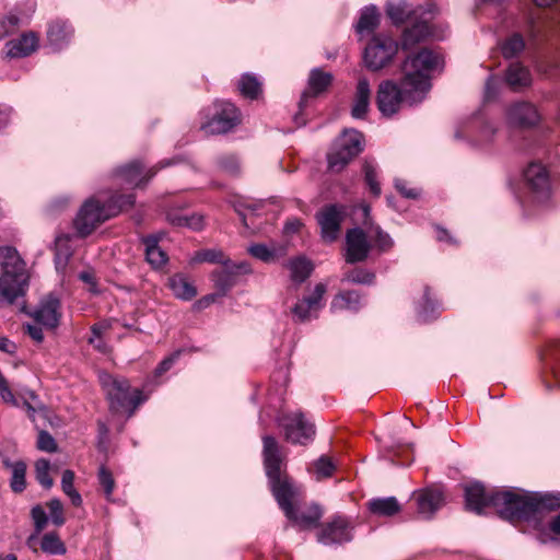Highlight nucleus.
I'll use <instances>...</instances> for the list:
<instances>
[{"mask_svg":"<svg viewBox=\"0 0 560 560\" xmlns=\"http://www.w3.org/2000/svg\"><path fill=\"white\" fill-rule=\"evenodd\" d=\"M465 504L467 510L478 514L492 508L503 521L523 522L558 510L560 494L520 489L487 492L483 485L474 482L465 487Z\"/></svg>","mask_w":560,"mask_h":560,"instance_id":"1","label":"nucleus"},{"mask_svg":"<svg viewBox=\"0 0 560 560\" xmlns=\"http://www.w3.org/2000/svg\"><path fill=\"white\" fill-rule=\"evenodd\" d=\"M441 62L440 55L428 48L409 55L401 66L400 88L392 80L383 81L378 85V110L390 117L399 110L402 103L413 105L421 102L431 88L430 74Z\"/></svg>","mask_w":560,"mask_h":560,"instance_id":"2","label":"nucleus"},{"mask_svg":"<svg viewBox=\"0 0 560 560\" xmlns=\"http://www.w3.org/2000/svg\"><path fill=\"white\" fill-rule=\"evenodd\" d=\"M0 306H9L26 293L28 273L24 260L12 246L0 247Z\"/></svg>","mask_w":560,"mask_h":560,"instance_id":"3","label":"nucleus"},{"mask_svg":"<svg viewBox=\"0 0 560 560\" xmlns=\"http://www.w3.org/2000/svg\"><path fill=\"white\" fill-rule=\"evenodd\" d=\"M100 383L109 402V408L114 412L128 411L130 417L143 401L141 390L130 392V384L124 377L101 373Z\"/></svg>","mask_w":560,"mask_h":560,"instance_id":"4","label":"nucleus"},{"mask_svg":"<svg viewBox=\"0 0 560 560\" xmlns=\"http://www.w3.org/2000/svg\"><path fill=\"white\" fill-rule=\"evenodd\" d=\"M398 43L388 35H374L363 54L365 67L371 71H380L392 63L398 52Z\"/></svg>","mask_w":560,"mask_h":560,"instance_id":"5","label":"nucleus"},{"mask_svg":"<svg viewBox=\"0 0 560 560\" xmlns=\"http://www.w3.org/2000/svg\"><path fill=\"white\" fill-rule=\"evenodd\" d=\"M269 487L280 509L288 518H294V508L300 502L301 487L287 474L268 478Z\"/></svg>","mask_w":560,"mask_h":560,"instance_id":"6","label":"nucleus"},{"mask_svg":"<svg viewBox=\"0 0 560 560\" xmlns=\"http://www.w3.org/2000/svg\"><path fill=\"white\" fill-rule=\"evenodd\" d=\"M363 136L351 130L341 135L334 150L328 154V166L332 172H340L351 160L362 151Z\"/></svg>","mask_w":560,"mask_h":560,"instance_id":"7","label":"nucleus"},{"mask_svg":"<svg viewBox=\"0 0 560 560\" xmlns=\"http://www.w3.org/2000/svg\"><path fill=\"white\" fill-rule=\"evenodd\" d=\"M113 217L115 211L108 210L106 203L102 205L95 198H90L82 205L74 220V228L80 236L85 237Z\"/></svg>","mask_w":560,"mask_h":560,"instance_id":"8","label":"nucleus"},{"mask_svg":"<svg viewBox=\"0 0 560 560\" xmlns=\"http://www.w3.org/2000/svg\"><path fill=\"white\" fill-rule=\"evenodd\" d=\"M240 122L238 109L230 102L218 101L212 117L201 124V130L208 135H220L229 132Z\"/></svg>","mask_w":560,"mask_h":560,"instance_id":"9","label":"nucleus"},{"mask_svg":"<svg viewBox=\"0 0 560 560\" xmlns=\"http://www.w3.org/2000/svg\"><path fill=\"white\" fill-rule=\"evenodd\" d=\"M280 425L283 428L285 440L294 444L306 445L315 436V425L301 411L284 415Z\"/></svg>","mask_w":560,"mask_h":560,"instance_id":"10","label":"nucleus"},{"mask_svg":"<svg viewBox=\"0 0 560 560\" xmlns=\"http://www.w3.org/2000/svg\"><path fill=\"white\" fill-rule=\"evenodd\" d=\"M252 269L245 261L234 262L230 260L211 273V280L220 296H224L241 280L243 275L250 273Z\"/></svg>","mask_w":560,"mask_h":560,"instance_id":"11","label":"nucleus"},{"mask_svg":"<svg viewBox=\"0 0 560 560\" xmlns=\"http://www.w3.org/2000/svg\"><path fill=\"white\" fill-rule=\"evenodd\" d=\"M506 121L514 128L532 129L541 121V114L535 104L528 101H518L506 108Z\"/></svg>","mask_w":560,"mask_h":560,"instance_id":"12","label":"nucleus"},{"mask_svg":"<svg viewBox=\"0 0 560 560\" xmlns=\"http://www.w3.org/2000/svg\"><path fill=\"white\" fill-rule=\"evenodd\" d=\"M345 218V208L338 205L325 206L316 213V220L320 228V236L324 242L332 243L339 237L341 223Z\"/></svg>","mask_w":560,"mask_h":560,"instance_id":"13","label":"nucleus"},{"mask_svg":"<svg viewBox=\"0 0 560 560\" xmlns=\"http://www.w3.org/2000/svg\"><path fill=\"white\" fill-rule=\"evenodd\" d=\"M434 13L435 11L432 14H422L417 20L411 21L410 26L404 30L400 38L402 50H410L432 36L433 30L430 20Z\"/></svg>","mask_w":560,"mask_h":560,"instance_id":"14","label":"nucleus"},{"mask_svg":"<svg viewBox=\"0 0 560 560\" xmlns=\"http://www.w3.org/2000/svg\"><path fill=\"white\" fill-rule=\"evenodd\" d=\"M262 459L267 477L280 475L285 471V454L273 436L262 438Z\"/></svg>","mask_w":560,"mask_h":560,"instance_id":"15","label":"nucleus"},{"mask_svg":"<svg viewBox=\"0 0 560 560\" xmlns=\"http://www.w3.org/2000/svg\"><path fill=\"white\" fill-rule=\"evenodd\" d=\"M371 244L360 228L350 229L346 234V261L355 264L364 261L370 254Z\"/></svg>","mask_w":560,"mask_h":560,"instance_id":"16","label":"nucleus"},{"mask_svg":"<svg viewBox=\"0 0 560 560\" xmlns=\"http://www.w3.org/2000/svg\"><path fill=\"white\" fill-rule=\"evenodd\" d=\"M435 11V5L429 4L427 10L417 8L409 9L406 0H388L386 4V13L395 25L404 22H411L417 20L422 14H432Z\"/></svg>","mask_w":560,"mask_h":560,"instance_id":"17","label":"nucleus"},{"mask_svg":"<svg viewBox=\"0 0 560 560\" xmlns=\"http://www.w3.org/2000/svg\"><path fill=\"white\" fill-rule=\"evenodd\" d=\"M60 302L52 295L46 296L39 303L38 307L32 313L35 322L42 326L54 329L59 324Z\"/></svg>","mask_w":560,"mask_h":560,"instance_id":"18","label":"nucleus"},{"mask_svg":"<svg viewBox=\"0 0 560 560\" xmlns=\"http://www.w3.org/2000/svg\"><path fill=\"white\" fill-rule=\"evenodd\" d=\"M412 499L417 504L418 513L427 516L432 515L444 502L442 491L430 488L416 491Z\"/></svg>","mask_w":560,"mask_h":560,"instance_id":"19","label":"nucleus"},{"mask_svg":"<svg viewBox=\"0 0 560 560\" xmlns=\"http://www.w3.org/2000/svg\"><path fill=\"white\" fill-rule=\"evenodd\" d=\"M49 514L45 511L42 505H35L31 515L34 525H46L47 521L50 520L55 525H62L65 523L63 508L59 500L54 499L47 503Z\"/></svg>","mask_w":560,"mask_h":560,"instance_id":"20","label":"nucleus"},{"mask_svg":"<svg viewBox=\"0 0 560 560\" xmlns=\"http://www.w3.org/2000/svg\"><path fill=\"white\" fill-rule=\"evenodd\" d=\"M527 186L535 192L545 195L549 190V176L540 163H530L524 172Z\"/></svg>","mask_w":560,"mask_h":560,"instance_id":"21","label":"nucleus"},{"mask_svg":"<svg viewBox=\"0 0 560 560\" xmlns=\"http://www.w3.org/2000/svg\"><path fill=\"white\" fill-rule=\"evenodd\" d=\"M38 38L34 33H25L16 39L7 43V56L10 58H23L37 49Z\"/></svg>","mask_w":560,"mask_h":560,"instance_id":"22","label":"nucleus"},{"mask_svg":"<svg viewBox=\"0 0 560 560\" xmlns=\"http://www.w3.org/2000/svg\"><path fill=\"white\" fill-rule=\"evenodd\" d=\"M505 82L514 92L529 88L533 82L530 71L521 62H512L505 71Z\"/></svg>","mask_w":560,"mask_h":560,"instance_id":"23","label":"nucleus"},{"mask_svg":"<svg viewBox=\"0 0 560 560\" xmlns=\"http://www.w3.org/2000/svg\"><path fill=\"white\" fill-rule=\"evenodd\" d=\"M331 82L332 74L330 72H325L318 68L313 69L308 77V90L303 92L300 105H302L308 96H317L325 92Z\"/></svg>","mask_w":560,"mask_h":560,"instance_id":"24","label":"nucleus"},{"mask_svg":"<svg viewBox=\"0 0 560 560\" xmlns=\"http://www.w3.org/2000/svg\"><path fill=\"white\" fill-rule=\"evenodd\" d=\"M366 506L371 514L380 517H390L401 511V505L395 497L371 499Z\"/></svg>","mask_w":560,"mask_h":560,"instance_id":"25","label":"nucleus"},{"mask_svg":"<svg viewBox=\"0 0 560 560\" xmlns=\"http://www.w3.org/2000/svg\"><path fill=\"white\" fill-rule=\"evenodd\" d=\"M371 89L368 79L362 78L359 80L354 95L351 115L354 118H363L369 109Z\"/></svg>","mask_w":560,"mask_h":560,"instance_id":"26","label":"nucleus"},{"mask_svg":"<svg viewBox=\"0 0 560 560\" xmlns=\"http://www.w3.org/2000/svg\"><path fill=\"white\" fill-rule=\"evenodd\" d=\"M142 170L143 165L139 161H133L129 164L119 167L117 174L118 176L122 177L127 184L140 186L141 184L147 183L158 172V168L153 167L148 172L147 177L142 178Z\"/></svg>","mask_w":560,"mask_h":560,"instance_id":"27","label":"nucleus"},{"mask_svg":"<svg viewBox=\"0 0 560 560\" xmlns=\"http://www.w3.org/2000/svg\"><path fill=\"white\" fill-rule=\"evenodd\" d=\"M316 529L315 536L323 545L342 544L351 540L352 535L349 527H313Z\"/></svg>","mask_w":560,"mask_h":560,"instance_id":"28","label":"nucleus"},{"mask_svg":"<svg viewBox=\"0 0 560 560\" xmlns=\"http://www.w3.org/2000/svg\"><path fill=\"white\" fill-rule=\"evenodd\" d=\"M160 238L161 235H149L143 237L147 261L153 268H161L167 262V255L159 247Z\"/></svg>","mask_w":560,"mask_h":560,"instance_id":"29","label":"nucleus"},{"mask_svg":"<svg viewBox=\"0 0 560 560\" xmlns=\"http://www.w3.org/2000/svg\"><path fill=\"white\" fill-rule=\"evenodd\" d=\"M287 268L290 270L291 280L296 283H302L311 276L314 266L306 257L299 256L290 259L287 264Z\"/></svg>","mask_w":560,"mask_h":560,"instance_id":"30","label":"nucleus"},{"mask_svg":"<svg viewBox=\"0 0 560 560\" xmlns=\"http://www.w3.org/2000/svg\"><path fill=\"white\" fill-rule=\"evenodd\" d=\"M168 287L173 294L180 300L190 301L197 295L196 288L180 273L168 279Z\"/></svg>","mask_w":560,"mask_h":560,"instance_id":"31","label":"nucleus"},{"mask_svg":"<svg viewBox=\"0 0 560 560\" xmlns=\"http://www.w3.org/2000/svg\"><path fill=\"white\" fill-rule=\"evenodd\" d=\"M323 511L319 505L312 503L308 505H300V502L294 508V518H288L291 522L302 523L304 525H314L322 517Z\"/></svg>","mask_w":560,"mask_h":560,"instance_id":"32","label":"nucleus"},{"mask_svg":"<svg viewBox=\"0 0 560 560\" xmlns=\"http://www.w3.org/2000/svg\"><path fill=\"white\" fill-rule=\"evenodd\" d=\"M381 14L377 11L376 7L371 5L366 7L362 10L360 19L357 23L355 30L359 34H370L374 32V30L380 24Z\"/></svg>","mask_w":560,"mask_h":560,"instance_id":"33","label":"nucleus"},{"mask_svg":"<svg viewBox=\"0 0 560 560\" xmlns=\"http://www.w3.org/2000/svg\"><path fill=\"white\" fill-rule=\"evenodd\" d=\"M72 35L71 26L61 20L52 21L47 31V37L51 45L60 46Z\"/></svg>","mask_w":560,"mask_h":560,"instance_id":"34","label":"nucleus"},{"mask_svg":"<svg viewBox=\"0 0 560 560\" xmlns=\"http://www.w3.org/2000/svg\"><path fill=\"white\" fill-rule=\"evenodd\" d=\"M248 252L253 257L264 262H273L284 256L287 249L283 246L269 248L264 244H255L248 248Z\"/></svg>","mask_w":560,"mask_h":560,"instance_id":"35","label":"nucleus"},{"mask_svg":"<svg viewBox=\"0 0 560 560\" xmlns=\"http://www.w3.org/2000/svg\"><path fill=\"white\" fill-rule=\"evenodd\" d=\"M361 307V295L358 291L351 290L335 296L331 302V310L359 311Z\"/></svg>","mask_w":560,"mask_h":560,"instance_id":"36","label":"nucleus"},{"mask_svg":"<svg viewBox=\"0 0 560 560\" xmlns=\"http://www.w3.org/2000/svg\"><path fill=\"white\" fill-rule=\"evenodd\" d=\"M528 533L534 536L540 544H560V527H527Z\"/></svg>","mask_w":560,"mask_h":560,"instance_id":"37","label":"nucleus"},{"mask_svg":"<svg viewBox=\"0 0 560 560\" xmlns=\"http://www.w3.org/2000/svg\"><path fill=\"white\" fill-rule=\"evenodd\" d=\"M525 48V42L521 34L515 33L501 44V52L504 58L510 59L521 54Z\"/></svg>","mask_w":560,"mask_h":560,"instance_id":"38","label":"nucleus"},{"mask_svg":"<svg viewBox=\"0 0 560 560\" xmlns=\"http://www.w3.org/2000/svg\"><path fill=\"white\" fill-rule=\"evenodd\" d=\"M40 548L49 555H65L67 548L60 537L55 533H47L40 539Z\"/></svg>","mask_w":560,"mask_h":560,"instance_id":"39","label":"nucleus"},{"mask_svg":"<svg viewBox=\"0 0 560 560\" xmlns=\"http://www.w3.org/2000/svg\"><path fill=\"white\" fill-rule=\"evenodd\" d=\"M74 472L72 470H65L61 478V487L63 492L70 498L73 505L78 506L81 504L82 499L80 493L74 489Z\"/></svg>","mask_w":560,"mask_h":560,"instance_id":"40","label":"nucleus"},{"mask_svg":"<svg viewBox=\"0 0 560 560\" xmlns=\"http://www.w3.org/2000/svg\"><path fill=\"white\" fill-rule=\"evenodd\" d=\"M238 89L244 96L249 98H256L261 91L259 81L250 74H244L241 78Z\"/></svg>","mask_w":560,"mask_h":560,"instance_id":"41","label":"nucleus"},{"mask_svg":"<svg viewBox=\"0 0 560 560\" xmlns=\"http://www.w3.org/2000/svg\"><path fill=\"white\" fill-rule=\"evenodd\" d=\"M12 477H11V488L14 492H22L26 487L25 474H26V465L25 463L19 460L11 465Z\"/></svg>","mask_w":560,"mask_h":560,"instance_id":"42","label":"nucleus"},{"mask_svg":"<svg viewBox=\"0 0 560 560\" xmlns=\"http://www.w3.org/2000/svg\"><path fill=\"white\" fill-rule=\"evenodd\" d=\"M342 280L357 284H372L375 280V273L366 269L354 268L348 271Z\"/></svg>","mask_w":560,"mask_h":560,"instance_id":"43","label":"nucleus"},{"mask_svg":"<svg viewBox=\"0 0 560 560\" xmlns=\"http://www.w3.org/2000/svg\"><path fill=\"white\" fill-rule=\"evenodd\" d=\"M135 203V196L128 195H114L106 203L108 210L115 211L117 215L120 211L131 208Z\"/></svg>","mask_w":560,"mask_h":560,"instance_id":"44","label":"nucleus"},{"mask_svg":"<svg viewBox=\"0 0 560 560\" xmlns=\"http://www.w3.org/2000/svg\"><path fill=\"white\" fill-rule=\"evenodd\" d=\"M50 463L47 459H38L35 463L36 479L44 488L52 486V479L49 476Z\"/></svg>","mask_w":560,"mask_h":560,"instance_id":"45","label":"nucleus"},{"mask_svg":"<svg viewBox=\"0 0 560 560\" xmlns=\"http://www.w3.org/2000/svg\"><path fill=\"white\" fill-rule=\"evenodd\" d=\"M363 172H364L365 183L368 184L371 192L376 197L380 196L381 195V186H380L378 182L376 180L377 173H376L375 167L371 163L365 162L363 165Z\"/></svg>","mask_w":560,"mask_h":560,"instance_id":"46","label":"nucleus"},{"mask_svg":"<svg viewBox=\"0 0 560 560\" xmlns=\"http://www.w3.org/2000/svg\"><path fill=\"white\" fill-rule=\"evenodd\" d=\"M218 165L221 171L230 174L237 175L240 172V163L235 155L226 154L222 155L218 160Z\"/></svg>","mask_w":560,"mask_h":560,"instance_id":"47","label":"nucleus"},{"mask_svg":"<svg viewBox=\"0 0 560 560\" xmlns=\"http://www.w3.org/2000/svg\"><path fill=\"white\" fill-rule=\"evenodd\" d=\"M373 241L380 252H387L394 246V241L389 234L385 233L380 226L375 228Z\"/></svg>","mask_w":560,"mask_h":560,"instance_id":"48","label":"nucleus"},{"mask_svg":"<svg viewBox=\"0 0 560 560\" xmlns=\"http://www.w3.org/2000/svg\"><path fill=\"white\" fill-rule=\"evenodd\" d=\"M198 259L201 261H208L212 264H220L221 266L229 262V259L222 250L218 249H206L198 254Z\"/></svg>","mask_w":560,"mask_h":560,"instance_id":"49","label":"nucleus"},{"mask_svg":"<svg viewBox=\"0 0 560 560\" xmlns=\"http://www.w3.org/2000/svg\"><path fill=\"white\" fill-rule=\"evenodd\" d=\"M313 311H316L314 307L311 306L304 299L299 301L293 307H292V314L298 322H306L311 318V313Z\"/></svg>","mask_w":560,"mask_h":560,"instance_id":"50","label":"nucleus"},{"mask_svg":"<svg viewBox=\"0 0 560 560\" xmlns=\"http://www.w3.org/2000/svg\"><path fill=\"white\" fill-rule=\"evenodd\" d=\"M98 481L103 487L105 494L109 497L115 488L113 474L105 466H101L98 470Z\"/></svg>","mask_w":560,"mask_h":560,"instance_id":"51","label":"nucleus"},{"mask_svg":"<svg viewBox=\"0 0 560 560\" xmlns=\"http://www.w3.org/2000/svg\"><path fill=\"white\" fill-rule=\"evenodd\" d=\"M172 221L178 226H188L194 230H199L202 226V217L197 214L176 217Z\"/></svg>","mask_w":560,"mask_h":560,"instance_id":"52","label":"nucleus"},{"mask_svg":"<svg viewBox=\"0 0 560 560\" xmlns=\"http://www.w3.org/2000/svg\"><path fill=\"white\" fill-rule=\"evenodd\" d=\"M37 447L45 452H55L57 443L55 439L46 431H40L37 440Z\"/></svg>","mask_w":560,"mask_h":560,"instance_id":"53","label":"nucleus"},{"mask_svg":"<svg viewBox=\"0 0 560 560\" xmlns=\"http://www.w3.org/2000/svg\"><path fill=\"white\" fill-rule=\"evenodd\" d=\"M316 472L319 477H330L335 470V466L327 457H320L316 462Z\"/></svg>","mask_w":560,"mask_h":560,"instance_id":"54","label":"nucleus"},{"mask_svg":"<svg viewBox=\"0 0 560 560\" xmlns=\"http://www.w3.org/2000/svg\"><path fill=\"white\" fill-rule=\"evenodd\" d=\"M433 311H434V302L431 300L430 289L427 287L424 289V294H423V304L420 306L418 313L424 320H427Z\"/></svg>","mask_w":560,"mask_h":560,"instance_id":"55","label":"nucleus"},{"mask_svg":"<svg viewBox=\"0 0 560 560\" xmlns=\"http://www.w3.org/2000/svg\"><path fill=\"white\" fill-rule=\"evenodd\" d=\"M180 355V351H175L174 353H172L171 355L166 357L165 359H163L159 365L156 366L155 369V375L156 376H161L163 375L165 372H167L172 366L173 364L177 361V359L179 358Z\"/></svg>","mask_w":560,"mask_h":560,"instance_id":"56","label":"nucleus"},{"mask_svg":"<svg viewBox=\"0 0 560 560\" xmlns=\"http://www.w3.org/2000/svg\"><path fill=\"white\" fill-rule=\"evenodd\" d=\"M18 23L19 19L14 15H10L3 20H0V40L12 33Z\"/></svg>","mask_w":560,"mask_h":560,"instance_id":"57","label":"nucleus"},{"mask_svg":"<svg viewBox=\"0 0 560 560\" xmlns=\"http://www.w3.org/2000/svg\"><path fill=\"white\" fill-rule=\"evenodd\" d=\"M326 292V287L323 283H318L315 285V289L311 296L305 298L304 300L311 304L312 307H314L316 311L319 308V302L323 299L324 294Z\"/></svg>","mask_w":560,"mask_h":560,"instance_id":"58","label":"nucleus"},{"mask_svg":"<svg viewBox=\"0 0 560 560\" xmlns=\"http://www.w3.org/2000/svg\"><path fill=\"white\" fill-rule=\"evenodd\" d=\"M25 332L36 342H42L44 339L43 329L39 325L27 324L24 326Z\"/></svg>","mask_w":560,"mask_h":560,"instance_id":"59","label":"nucleus"},{"mask_svg":"<svg viewBox=\"0 0 560 560\" xmlns=\"http://www.w3.org/2000/svg\"><path fill=\"white\" fill-rule=\"evenodd\" d=\"M395 187L397 190L407 198H417L419 196V192L413 188H407L405 182L398 179L395 183Z\"/></svg>","mask_w":560,"mask_h":560,"instance_id":"60","label":"nucleus"},{"mask_svg":"<svg viewBox=\"0 0 560 560\" xmlns=\"http://www.w3.org/2000/svg\"><path fill=\"white\" fill-rule=\"evenodd\" d=\"M107 329H109V324L106 322L94 324L91 327L92 336L90 338L100 339Z\"/></svg>","mask_w":560,"mask_h":560,"instance_id":"61","label":"nucleus"},{"mask_svg":"<svg viewBox=\"0 0 560 560\" xmlns=\"http://www.w3.org/2000/svg\"><path fill=\"white\" fill-rule=\"evenodd\" d=\"M0 351L13 354L16 351V345L7 337L0 336Z\"/></svg>","mask_w":560,"mask_h":560,"instance_id":"62","label":"nucleus"},{"mask_svg":"<svg viewBox=\"0 0 560 560\" xmlns=\"http://www.w3.org/2000/svg\"><path fill=\"white\" fill-rule=\"evenodd\" d=\"M0 395L4 401H12L13 400V394L8 387L7 381L0 373Z\"/></svg>","mask_w":560,"mask_h":560,"instance_id":"63","label":"nucleus"},{"mask_svg":"<svg viewBox=\"0 0 560 560\" xmlns=\"http://www.w3.org/2000/svg\"><path fill=\"white\" fill-rule=\"evenodd\" d=\"M497 129L495 127L489 122V121H485L482 124V141H490L492 139V137L494 136Z\"/></svg>","mask_w":560,"mask_h":560,"instance_id":"64","label":"nucleus"}]
</instances>
